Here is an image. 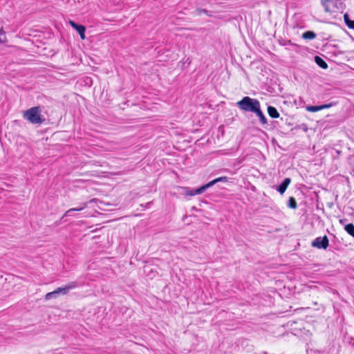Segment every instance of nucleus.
I'll use <instances>...</instances> for the list:
<instances>
[{
  "mask_svg": "<svg viewBox=\"0 0 354 354\" xmlns=\"http://www.w3.org/2000/svg\"><path fill=\"white\" fill-rule=\"evenodd\" d=\"M41 109L39 106H34L24 111L23 117L32 124H41L43 120L41 118Z\"/></svg>",
  "mask_w": 354,
  "mask_h": 354,
  "instance_id": "f257e3e1",
  "label": "nucleus"
},
{
  "mask_svg": "<svg viewBox=\"0 0 354 354\" xmlns=\"http://www.w3.org/2000/svg\"><path fill=\"white\" fill-rule=\"evenodd\" d=\"M238 106L243 111L255 113L260 108L259 102L250 97H244L237 102Z\"/></svg>",
  "mask_w": 354,
  "mask_h": 354,
  "instance_id": "f03ea898",
  "label": "nucleus"
},
{
  "mask_svg": "<svg viewBox=\"0 0 354 354\" xmlns=\"http://www.w3.org/2000/svg\"><path fill=\"white\" fill-rule=\"evenodd\" d=\"M312 246L319 249H326L328 246V239L326 236L317 237L312 242Z\"/></svg>",
  "mask_w": 354,
  "mask_h": 354,
  "instance_id": "7ed1b4c3",
  "label": "nucleus"
},
{
  "mask_svg": "<svg viewBox=\"0 0 354 354\" xmlns=\"http://www.w3.org/2000/svg\"><path fill=\"white\" fill-rule=\"evenodd\" d=\"M178 188L183 191V194L185 195L189 196H193L195 195L201 194L207 189L205 185L201 186V187H199L196 189H190L188 187H179Z\"/></svg>",
  "mask_w": 354,
  "mask_h": 354,
  "instance_id": "20e7f679",
  "label": "nucleus"
},
{
  "mask_svg": "<svg viewBox=\"0 0 354 354\" xmlns=\"http://www.w3.org/2000/svg\"><path fill=\"white\" fill-rule=\"evenodd\" d=\"M77 286V284L75 281L71 282L69 284L64 287L57 288L55 290L57 293L59 295H66L69 292L70 290L73 289Z\"/></svg>",
  "mask_w": 354,
  "mask_h": 354,
  "instance_id": "39448f33",
  "label": "nucleus"
},
{
  "mask_svg": "<svg viewBox=\"0 0 354 354\" xmlns=\"http://www.w3.org/2000/svg\"><path fill=\"white\" fill-rule=\"evenodd\" d=\"M68 23L71 26V27L73 28L74 29H75L77 30V32L80 34L82 39H84L86 38V36H85L86 28L84 26L78 25L75 21H73L72 20H70Z\"/></svg>",
  "mask_w": 354,
  "mask_h": 354,
  "instance_id": "423d86ee",
  "label": "nucleus"
},
{
  "mask_svg": "<svg viewBox=\"0 0 354 354\" xmlns=\"http://www.w3.org/2000/svg\"><path fill=\"white\" fill-rule=\"evenodd\" d=\"M290 179L289 178H286L283 180V181L281 183V185L277 187V191L283 194L286 190L288 186L290 183Z\"/></svg>",
  "mask_w": 354,
  "mask_h": 354,
  "instance_id": "0eeeda50",
  "label": "nucleus"
},
{
  "mask_svg": "<svg viewBox=\"0 0 354 354\" xmlns=\"http://www.w3.org/2000/svg\"><path fill=\"white\" fill-rule=\"evenodd\" d=\"M227 178L225 177V176H223V177H219V178H217L210 182H209L208 183L205 184V187L207 189H208L209 187L213 186L214 185H215L216 183H218V182H227Z\"/></svg>",
  "mask_w": 354,
  "mask_h": 354,
  "instance_id": "6e6552de",
  "label": "nucleus"
},
{
  "mask_svg": "<svg viewBox=\"0 0 354 354\" xmlns=\"http://www.w3.org/2000/svg\"><path fill=\"white\" fill-rule=\"evenodd\" d=\"M268 113L269 115L272 118H277L279 117V113H278L277 110L271 106H269L268 107Z\"/></svg>",
  "mask_w": 354,
  "mask_h": 354,
  "instance_id": "1a4fd4ad",
  "label": "nucleus"
},
{
  "mask_svg": "<svg viewBox=\"0 0 354 354\" xmlns=\"http://www.w3.org/2000/svg\"><path fill=\"white\" fill-rule=\"evenodd\" d=\"M344 22L345 24H346V26L351 28V29H353L354 30V21L353 20H351L349 19V17H348V14H344Z\"/></svg>",
  "mask_w": 354,
  "mask_h": 354,
  "instance_id": "9d476101",
  "label": "nucleus"
},
{
  "mask_svg": "<svg viewBox=\"0 0 354 354\" xmlns=\"http://www.w3.org/2000/svg\"><path fill=\"white\" fill-rule=\"evenodd\" d=\"M315 61L317 63L318 66H319L321 68L326 69L328 67L327 64L319 56H316L315 57Z\"/></svg>",
  "mask_w": 354,
  "mask_h": 354,
  "instance_id": "9b49d317",
  "label": "nucleus"
},
{
  "mask_svg": "<svg viewBox=\"0 0 354 354\" xmlns=\"http://www.w3.org/2000/svg\"><path fill=\"white\" fill-rule=\"evenodd\" d=\"M344 230L348 234L354 237V225L353 223L346 225Z\"/></svg>",
  "mask_w": 354,
  "mask_h": 354,
  "instance_id": "f8f14e48",
  "label": "nucleus"
},
{
  "mask_svg": "<svg viewBox=\"0 0 354 354\" xmlns=\"http://www.w3.org/2000/svg\"><path fill=\"white\" fill-rule=\"evenodd\" d=\"M254 113H256V115L259 118V120L262 124H266L267 122L266 118L263 115L260 108Z\"/></svg>",
  "mask_w": 354,
  "mask_h": 354,
  "instance_id": "ddd939ff",
  "label": "nucleus"
},
{
  "mask_svg": "<svg viewBox=\"0 0 354 354\" xmlns=\"http://www.w3.org/2000/svg\"><path fill=\"white\" fill-rule=\"evenodd\" d=\"M86 206H87V204L86 203H84L81 207L71 208V209H68V211L66 212L64 216H69V214L71 212L81 211V210L84 209V208H86Z\"/></svg>",
  "mask_w": 354,
  "mask_h": 354,
  "instance_id": "4468645a",
  "label": "nucleus"
},
{
  "mask_svg": "<svg viewBox=\"0 0 354 354\" xmlns=\"http://www.w3.org/2000/svg\"><path fill=\"white\" fill-rule=\"evenodd\" d=\"M302 37L306 39H313L315 38L316 35L313 31H306L303 34Z\"/></svg>",
  "mask_w": 354,
  "mask_h": 354,
  "instance_id": "2eb2a0df",
  "label": "nucleus"
},
{
  "mask_svg": "<svg viewBox=\"0 0 354 354\" xmlns=\"http://www.w3.org/2000/svg\"><path fill=\"white\" fill-rule=\"evenodd\" d=\"M288 206L291 209H296L297 207V202L293 197L289 198Z\"/></svg>",
  "mask_w": 354,
  "mask_h": 354,
  "instance_id": "dca6fc26",
  "label": "nucleus"
},
{
  "mask_svg": "<svg viewBox=\"0 0 354 354\" xmlns=\"http://www.w3.org/2000/svg\"><path fill=\"white\" fill-rule=\"evenodd\" d=\"M331 3V0H323L322 5L324 7V10L327 12H330L331 10L330 8V3Z\"/></svg>",
  "mask_w": 354,
  "mask_h": 354,
  "instance_id": "f3484780",
  "label": "nucleus"
},
{
  "mask_svg": "<svg viewBox=\"0 0 354 354\" xmlns=\"http://www.w3.org/2000/svg\"><path fill=\"white\" fill-rule=\"evenodd\" d=\"M58 296L56 290L48 292L45 295V299L50 300L54 298H56Z\"/></svg>",
  "mask_w": 354,
  "mask_h": 354,
  "instance_id": "a211bd4d",
  "label": "nucleus"
},
{
  "mask_svg": "<svg viewBox=\"0 0 354 354\" xmlns=\"http://www.w3.org/2000/svg\"><path fill=\"white\" fill-rule=\"evenodd\" d=\"M306 109L309 112H317L321 111V106H308Z\"/></svg>",
  "mask_w": 354,
  "mask_h": 354,
  "instance_id": "6ab92c4d",
  "label": "nucleus"
},
{
  "mask_svg": "<svg viewBox=\"0 0 354 354\" xmlns=\"http://www.w3.org/2000/svg\"><path fill=\"white\" fill-rule=\"evenodd\" d=\"M6 33L3 31V28L0 29V44L5 43L6 41Z\"/></svg>",
  "mask_w": 354,
  "mask_h": 354,
  "instance_id": "aec40b11",
  "label": "nucleus"
},
{
  "mask_svg": "<svg viewBox=\"0 0 354 354\" xmlns=\"http://www.w3.org/2000/svg\"><path fill=\"white\" fill-rule=\"evenodd\" d=\"M335 104V102H330L329 104H326L320 105L321 106V109L323 110V109H325L330 108L333 106H334Z\"/></svg>",
  "mask_w": 354,
  "mask_h": 354,
  "instance_id": "412c9836",
  "label": "nucleus"
}]
</instances>
